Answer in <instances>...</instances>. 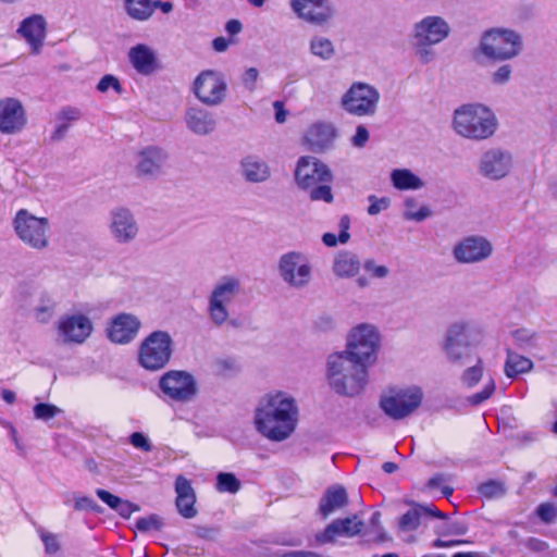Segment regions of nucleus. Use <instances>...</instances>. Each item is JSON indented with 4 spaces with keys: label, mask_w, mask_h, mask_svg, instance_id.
I'll return each instance as SVG.
<instances>
[{
    "label": "nucleus",
    "mask_w": 557,
    "mask_h": 557,
    "mask_svg": "<svg viewBox=\"0 0 557 557\" xmlns=\"http://www.w3.org/2000/svg\"><path fill=\"white\" fill-rule=\"evenodd\" d=\"M298 407L295 399L284 392L264 395L255 411L257 431L273 442L288 438L296 430Z\"/></svg>",
    "instance_id": "1"
},
{
    "label": "nucleus",
    "mask_w": 557,
    "mask_h": 557,
    "mask_svg": "<svg viewBox=\"0 0 557 557\" xmlns=\"http://www.w3.org/2000/svg\"><path fill=\"white\" fill-rule=\"evenodd\" d=\"M368 367L349 358L345 352L332 354L327 358V379L335 393L356 396L368 382Z\"/></svg>",
    "instance_id": "2"
},
{
    "label": "nucleus",
    "mask_w": 557,
    "mask_h": 557,
    "mask_svg": "<svg viewBox=\"0 0 557 557\" xmlns=\"http://www.w3.org/2000/svg\"><path fill=\"white\" fill-rule=\"evenodd\" d=\"M294 176L300 189L310 191L311 200L324 201L326 203L333 201L330 186L333 181V174L330 168L318 158L312 156L300 157L297 161Z\"/></svg>",
    "instance_id": "3"
},
{
    "label": "nucleus",
    "mask_w": 557,
    "mask_h": 557,
    "mask_svg": "<svg viewBox=\"0 0 557 557\" xmlns=\"http://www.w3.org/2000/svg\"><path fill=\"white\" fill-rule=\"evenodd\" d=\"M497 127L493 111L480 103H468L454 112L453 128L461 137L483 140L491 137Z\"/></svg>",
    "instance_id": "4"
},
{
    "label": "nucleus",
    "mask_w": 557,
    "mask_h": 557,
    "mask_svg": "<svg viewBox=\"0 0 557 557\" xmlns=\"http://www.w3.org/2000/svg\"><path fill=\"white\" fill-rule=\"evenodd\" d=\"M239 293L240 281L235 276H223L214 284L207 298V315L215 327L235 325L231 320V308Z\"/></svg>",
    "instance_id": "5"
},
{
    "label": "nucleus",
    "mask_w": 557,
    "mask_h": 557,
    "mask_svg": "<svg viewBox=\"0 0 557 557\" xmlns=\"http://www.w3.org/2000/svg\"><path fill=\"white\" fill-rule=\"evenodd\" d=\"M521 48V37L515 30L491 28L481 36L476 51L488 60L506 61L517 57Z\"/></svg>",
    "instance_id": "6"
},
{
    "label": "nucleus",
    "mask_w": 557,
    "mask_h": 557,
    "mask_svg": "<svg viewBox=\"0 0 557 557\" xmlns=\"http://www.w3.org/2000/svg\"><path fill=\"white\" fill-rule=\"evenodd\" d=\"M12 225L16 236L28 247L42 250L49 245L50 222L27 209L16 211Z\"/></svg>",
    "instance_id": "7"
},
{
    "label": "nucleus",
    "mask_w": 557,
    "mask_h": 557,
    "mask_svg": "<svg viewBox=\"0 0 557 557\" xmlns=\"http://www.w3.org/2000/svg\"><path fill=\"white\" fill-rule=\"evenodd\" d=\"M379 346L380 333L377 329L372 324L362 323L351 330L344 352L349 358L370 366L376 359Z\"/></svg>",
    "instance_id": "8"
},
{
    "label": "nucleus",
    "mask_w": 557,
    "mask_h": 557,
    "mask_svg": "<svg viewBox=\"0 0 557 557\" xmlns=\"http://www.w3.org/2000/svg\"><path fill=\"white\" fill-rule=\"evenodd\" d=\"M422 399L423 393L418 386L391 388L381 396L380 407L387 417L401 420L413 413Z\"/></svg>",
    "instance_id": "9"
},
{
    "label": "nucleus",
    "mask_w": 557,
    "mask_h": 557,
    "mask_svg": "<svg viewBox=\"0 0 557 557\" xmlns=\"http://www.w3.org/2000/svg\"><path fill=\"white\" fill-rule=\"evenodd\" d=\"M380 92L366 83H354L342 96L341 106L350 115L372 116L377 110Z\"/></svg>",
    "instance_id": "10"
},
{
    "label": "nucleus",
    "mask_w": 557,
    "mask_h": 557,
    "mask_svg": "<svg viewBox=\"0 0 557 557\" xmlns=\"http://www.w3.org/2000/svg\"><path fill=\"white\" fill-rule=\"evenodd\" d=\"M172 355V338L169 333L154 331L145 338L139 347V363L147 370L162 369Z\"/></svg>",
    "instance_id": "11"
},
{
    "label": "nucleus",
    "mask_w": 557,
    "mask_h": 557,
    "mask_svg": "<svg viewBox=\"0 0 557 557\" xmlns=\"http://www.w3.org/2000/svg\"><path fill=\"white\" fill-rule=\"evenodd\" d=\"M277 269L281 278L293 288L306 287L312 277L309 259L300 251H288L282 255Z\"/></svg>",
    "instance_id": "12"
},
{
    "label": "nucleus",
    "mask_w": 557,
    "mask_h": 557,
    "mask_svg": "<svg viewBox=\"0 0 557 557\" xmlns=\"http://www.w3.org/2000/svg\"><path fill=\"white\" fill-rule=\"evenodd\" d=\"M513 154L502 147L485 150L478 161V173L488 181H500L513 169Z\"/></svg>",
    "instance_id": "13"
},
{
    "label": "nucleus",
    "mask_w": 557,
    "mask_h": 557,
    "mask_svg": "<svg viewBox=\"0 0 557 557\" xmlns=\"http://www.w3.org/2000/svg\"><path fill=\"white\" fill-rule=\"evenodd\" d=\"M57 330L63 344L81 345L92 334L94 323L88 313L74 311L59 319Z\"/></svg>",
    "instance_id": "14"
},
{
    "label": "nucleus",
    "mask_w": 557,
    "mask_h": 557,
    "mask_svg": "<svg viewBox=\"0 0 557 557\" xmlns=\"http://www.w3.org/2000/svg\"><path fill=\"white\" fill-rule=\"evenodd\" d=\"M295 15L313 26L322 27L335 15V8L330 0H289Z\"/></svg>",
    "instance_id": "15"
},
{
    "label": "nucleus",
    "mask_w": 557,
    "mask_h": 557,
    "mask_svg": "<svg viewBox=\"0 0 557 557\" xmlns=\"http://www.w3.org/2000/svg\"><path fill=\"white\" fill-rule=\"evenodd\" d=\"M226 83L223 76L212 70L201 72L194 82L195 96L207 106H218L226 96Z\"/></svg>",
    "instance_id": "16"
},
{
    "label": "nucleus",
    "mask_w": 557,
    "mask_h": 557,
    "mask_svg": "<svg viewBox=\"0 0 557 557\" xmlns=\"http://www.w3.org/2000/svg\"><path fill=\"white\" fill-rule=\"evenodd\" d=\"M450 32V25L443 16L425 15L413 24L411 38L436 46L446 40Z\"/></svg>",
    "instance_id": "17"
},
{
    "label": "nucleus",
    "mask_w": 557,
    "mask_h": 557,
    "mask_svg": "<svg viewBox=\"0 0 557 557\" xmlns=\"http://www.w3.org/2000/svg\"><path fill=\"white\" fill-rule=\"evenodd\" d=\"M161 391L176 401H188L196 394L193 375L184 371H170L159 382Z\"/></svg>",
    "instance_id": "18"
},
{
    "label": "nucleus",
    "mask_w": 557,
    "mask_h": 557,
    "mask_svg": "<svg viewBox=\"0 0 557 557\" xmlns=\"http://www.w3.org/2000/svg\"><path fill=\"white\" fill-rule=\"evenodd\" d=\"M493 251L490 240L483 236H468L455 245L454 258L460 263H475L487 259Z\"/></svg>",
    "instance_id": "19"
},
{
    "label": "nucleus",
    "mask_w": 557,
    "mask_h": 557,
    "mask_svg": "<svg viewBox=\"0 0 557 557\" xmlns=\"http://www.w3.org/2000/svg\"><path fill=\"white\" fill-rule=\"evenodd\" d=\"M27 117L22 102L12 97L0 99V133L13 135L26 125Z\"/></svg>",
    "instance_id": "20"
},
{
    "label": "nucleus",
    "mask_w": 557,
    "mask_h": 557,
    "mask_svg": "<svg viewBox=\"0 0 557 557\" xmlns=\"http://www.w3.org/2000/svg\"><path fill=\"white\" fill-rule=\"evenodd\" d=\"M109 230L112 238L119 244L131 243L138 234V225L133 213L122 207L110 212Z\"/></svg>",
    "instance_id": "21"
},
{
    "label": "nucleus",
    "mask_w": 557,
    "mask_h": 557,
    "mask_svg": "<svg viewBox=\"0 0 557 557\" xmlns=\"http://www.w3.org/2000/svg\"><path fill=\"white\" fill-rule=\"evenodd\" d=\"M364 523L357 516L332 521L323 532L317 535L321 544L332 543L338 536L354 537L361 532Z\"/></svg>",
    "instance_id": "22"
},
{
    "label": "nucleus",
    "mask_w": 557,
    "mask_h": 557,
    "mask_svg": "<svg viewBox=\"0 0 557 557\" xmlns=\"http://www.w3.org/2000/svg\"><path fill=\"white\" fill-rule=\"evenodd\" d=\"M140 327V321L131 313H120L113 318L109 329L108 337L116 344L132 342Z\"/></svg>",
    "instance_id": "23"
},
{
    "label": "nucleus",
    "mask_w": 557,
    "mask_h": 557,
    "mask_svg": "<svg viewBox=\"0 0 557 557\" xmlns=\"http://www.w3.org/2000/svg\"><path fill=\"white\" fill-rule=\"evenodd\" d=\"M47 22L41 14H33L24 18L17 33L32 47L33 52L38 53L46 38Z\"/></svg>",
    "instance_id": "24"
},
{
    "label": "nucleus",
    "mask_w": 557,
    "mask_h": 557,
    "mask_svg": "<svg viewBox=\"0 0 557 557\" xmlns=\"http://www.w3.org/2000/svg\"><path fill=\"white\" fill-rule=\"evenodd\" d=\"M166 160L168 153L164 149L156 146L146 147L137 156V173L140 176H154L161 172Z\"/></svg>",
    "instance_id": "25"
},
{
    "label": "nucleus",
    "mask_w": 557,
    "mask_h": 557,
    "mask_svg": "<svg viewBox=\"0 0 557 557\" xmlns=\"http://www.w3.org/2000/svg\"><path fill=\"white\" fill-rule=\"evenodd\" d=\"M242 177L248 183H263L271 176V169L268 162L258 154H247L239 161Z\"/></svg>",
    "instance_id": "26"
},
{
    "label": "nucleus",
    "mask_w": 557,
    "mask_h": 557,
    "mask_svg": "<svg viewBox=\"0 0 557 557\" xmlns=\"http://www.w3.org/2000/svg\"><path fill=\"white\" fill-rule=\"evenodd\" d=\"M184 121L186 127L198 136H206L211 134L216 126L213 114L200 107L187 108L185 111Z\"/></svg>",
    "instance_id": "27"
},
{
    "label": "nucleus",
    "mask_w": 557,
    "mask_h": 557,
    "mask_svg": "<svg viewBox=\"0 0 557 557\" xmlns=\"http://www.w3.org/2000/svg\"><path fill=\"white\" fill-rule=\"evenodd\" d=\"M176 508L181 516L191 519L197 516L196 495L189 480L178 475L175 481Z\"/></svg>",
    "instance_id": "28"
},
{
    "label": "nucleus",
    "mask_w": 557,
    "mask_h": 557,
    "mask_svg": "<svg viewBox=\"0 0 557 557\" xmlns=\"http://www.w3.org/2000/svg\"><path fill=\"white\" fill-rule=\"evenodd\" d=\"M156 9H160L163 13L168 14L173 10V4L170 1L159 0H125L127 14L137 21H147Z\"/></svg>",
    "instance_id": "29"
},
{
    "label": "nucleus",
    "mask_w": 557,
    "mask_h": 557,
    "mask_svg": "<svg viewBox=\"0 0 557 557\" xmlns=\"http://www.w3.org/2000/svg\"><path fill=\"white\" fill-rule=\"evenodd\" d=\"M428 516L446 519V516L433 506L413 504L412 507L399 518L398 530L400 532L416 531L421 524V519Z\"/></svg>",
    "instance_id": "30"
},
{
    "label": "nucleus",
    "mask_w": 557,
    "mask_h": 557,
    "mask_svg": "<svg viewBox=\"0 0 557 557\" xmlns=\"http://www.w3.org/2000/svg\"><path fill=\"white\" fill-rule=\"evenodd\" d=\"M336 136L337 132L333 124L319 122L308 128L305 139L311 149L320 151L330 148Z\"/></svg>",
    "instance_id": "31"
},
{
    "label": "nucleus",
    "mask_w": 557,
    "mask_h": 557,
    "mask_svg": "<svg viewBox=\"0 0 557 557\" xmlns=\"http://www.w3.org/2000/svg\"><path fill=\"white\" fill-rule=\"evenodd\" d=\"M128 59L137 73L150 75L157 70L156 52L145 44H138L128 51Z\"/></svg>",
    "instance_id": "32"
},
{
    "label": "nucleus",
    "mask_w": 557,
    "mask_h": 557,
    "mask_svg": "<svg viewBox=\"0 0 557 557\" xmlns=\"http://www.w3.org/2000/svg\"><path fill=\"white\" fill-rule=\"evenodd\" d=\"M348 504V495L344 486L334 484L327 487L319 503V512L326 519L333 512L344 508Z\"/></svg>",
    "instance_id": "33"
},
{
    "label": "nucleus",
    "mask_w": 557,
    "mask_h": 557,
    "mask_svg": "<svg viewBox=\"0 0 557 557\" xmlns=\"http://www.w3.org/2000/svg\"><path fill=\"white\" fill-rule=\"evenodd\" d=\"M361 263L357 255L343 250L339 251L333 261V273L341 278H350L359 273Z\"/></svg>",
    "instance_id": "34"
},
{
    "label": "nucleus",
    "mask_w": 557,
    "mask_h": 557,
    "mask_svg": "<svg viewBox=\"0 0 557 557\" xmlns=\"http://www.w3.org/2000/svg\"><path fill=\"white\" fill-rule=\"evenodd\" d=\"M392 186L400 191L420 190L425 186L424 181L409 169H394L389 174Z\"/></svg>",
    "instance_id": "35"
},
{
    "label": "nucleus",
    "mask_w": 557,
    "mask_h": 557,
    "mask_svg": "<svg viewBox=\"0 0 557 557\" xmlns=\"http://www.w3.org/2000/svg\"><path fill=\"white\" fill-rule=\"evenodd\" d=\"M507 359L505 362L504 371L507 377L513 379L519 374L528 373L533 368V362L515 351L510 348L506 349Z\"/></svg>",
    "instance_id": "36"
},
{
    "label": "nucleus",
    "mask_w": 557,
    "mask_h": 557,
    "mask_svg": "<svg viewBox=\"0 0 557 557\" xmlns=\"http://www.w3.org/2000/svg\"><path fill=\"white\" fill-rule=\"evenodd\" d=\"M309 51L321 61H330L335 55L333 41L322 35H314L310 38Z\"/></svg>",
    "instance_id": "37"
},
{
    "label": "nucleus",
    "mask_w": 557,
    "mask_h": 557,
    "mask_svg": "<svg viewBox=\"0 0 557 557\" xmlns=\"http://www.w3.org/2000/svg\"><path fill=\"white\" fill-rule=\"evenodd\" d=\"M55 309L57 300L54 297L48 293H42L38 305L34 309L35 317L39 322L46 323L52 318Z\"/></svg>",
    "instance_id": "38"
},
{
    "label": "nucleus",
    "mask_w": 557,
    "mask_h": 557,
    "mask_svg": "<svg viewBox=\"0 0 557 557\" xmlns=\"http://www.w3.org/2000/svg\"><path fill=\"white\" fill-rule=\"evenodd\" d=\"M453 345H470L468 336V324L463 322H456L448 327L444 346Z\"/></svg>",
    "instance_id": "39"
},
{
    "label": "nucleus",
    "mask_w": 557,
    "mask_h": 557,
    "mask_svg": "<svg viewBox=\"0 0 557 557\" xmlns=\"http://www.w3.org/2000/svg\"><path fill=\"white\" fill-rule=\"evenodd\" d=\"M404 218L408 221L421 222L431 216L432 212L428 206L418 207L414 198L408 197L404 201Z\"/></svg>",
    "instance_id": "40"
},
{
    "label": "nucleus",
    "mask_w": 557,
    "mask_h": 557,
    "mask_svg": "<svg viewBox=\"0 0 557 557\" xmlns=\"http://www.w3.org/2000/svg\"><path fill=\"white\" fill-rule=\"evenodd\" d=\"M513 344L522 350H532L537 346V335L529 329H518L511 332Z\"/></svg>",
    "instance_id": "41"
},
{
    "label": "nucleus",
    "mask_w": 557,
    "mask_h": 557,
    "mask_svg": "<svg viewBox=\"0 0 557 557\" xmlns=\"http://www.w3.org/2000/svg\"><path fill=\"white\" fill-rule=\"evenodd\" d=\"M469 346L470 345L444 346V351L451 363L465 366L470 361Z\"/></svg>",
    "instance_id": "42"
},
{
    "label": "nucleus",
    "mask_w": 557,
    "mask_h": 557,
    "mask_svg": "<svg viewBox=\"0 0 557 557\" xmlns=\"http://www.w3.org/2000/svg\"><path fill=\"white\" fill-rule=\"evenodd\" d=\"M483 376V361L481 358L476 359L475 364L468 367L461 374V383L468 388L474 387Z\"/></svg>",
    "instance_id": "43"
},
{
    "label": "nucleus",
    "mask_w": 557,
    "mask_h": 557,
    "mask_svg": "<svg viewBox=\"0 0 557 557\" xmlns=\"http://www.w3.org/2000/svg\"><path fill=\"white\" fill-rule=\"evenodd\" d=\"M349 224H350L349 218L346 215L343 216L339 221V227H341L339 235L336 236L333 233L323 234V236H322L323 244L327 247H334V246H336L337 243H341V244L347 243L349 239V233H348Z\"/></svg>",
    "instance_id": "44"
},
{
    "label": "nucleus",
    "mask_w": 557,
    "mask_h": 557,
    "mask_svg": "<svg viewBox=\"0 0 557 557\" xmlns=\"http://www.w3.org/2000/svg\"><path fill=\"white\" fill-rule=\"evenodd\" d=\"M216 488L221 493H237L240 488L239 480L233 474L221 472L216 476Z\"/></svg>",
    "instance_id": "45"
},
{
    "label": "nucleus",
    "mask_w": 557,
    "mask_h": 557,
    "mask_svg": "<svg viewBox=\"0 0 557 557\" xmlns=\"http://www.w3.org/2000/svg\"><path fill=\"white\" fill-rule=\"evenodd\" d=\"M33 411L35 419L48 422L61 413L62 410L55 405L39 403L34 406Z\"/></svg>",
    "instance_id": "46"
},
{
    "label": "nucleus",
    "mask_w": 557,
    "mask_h": 557,
    "mask_svg": "<svg viewBox=\"0 0 557 557\" xmlns=\"http://www.w3.org/2000/svg\"><path fill=\"white\" fill-rule=\"evenodd\" d=\"M468 532V527L462 521H446L436 528V533L442 536L447 535H465Z\"/></svg>",
    "instance_id": "47"
},
{
    "label": "nucleus",
    "mask_w": 557,
    "mask_h": 557,
    "mask_svg": "<svg viewBox=\"0 0 557 557\" xmlns=\"http://www.w3.org/2000/svg\"><path fill=\"white\" fill-rule=\"evenodd\" d=\"M479 493L485 498H499L505 495L506 488L502 482L490 480L479 486Z\"/></svg>",
    "instance_id": "48"
},
{
    "label": "nucleus",
    "mask_w": 557,
    "mask_h": 557,
    "mask_svg": "<svg viewBox=\"0 0 557 557\" xmlns=\"http://www.w3.org/2000/svg\"><path fill=\"white\" fill-rule=\"evenodd\" d=\"M496 384L494 379L490 377L484 384L482 391L472 394L468 397V403L472 406H479L485 400H487L495 392Z\"/></svg>",
    "instance_id": "49"
},
{
    "label": "nucleus",
    "mask_w": 557,
    "mask_h": 557,
    "mask_svg": "<svg viewBox=\"0 0 557 557\" xmlns=\"http://www.w3.org/2000/svg\"><path fill=\"white\" fill-rule=\"evenodd\" d=\"M414 54L422 64H428L435 59V52L432 50L434 45L425 44L420 40H412Z\"/></svg>",
    "instance_id": "50"
},
{
    "label": "nucleus",
    "mask_w": 557,
    "mask_h": 557,
    "mask_svg": "<svg viewBox=\"0 0 557 557\" xmlns=\"http://www.w3.org/2000/svg\"><path fill=\"white\" fill-rule=\"evenodd\" d=\"M37 533L44 543L45 552L49 555H53L59 552L60 544L57 534L46 531L42 527L37 528Z\"/></svg>",
    "instance_id": "51"
},
{
    "label": "nucleus",
    "mask_w": 557,
    "mask_h": 557,
    "mask_svg": "<svg viewBox=\"0 0 557 557\" xmlns=\"http://www.w3.org/2000/svg\"><path fill=\"white\" fill-rule=\"evenodd\" d=\"M74 509L76 511L100 512V506L90 497L73 493Z\"/></svg>",
    "instance_id": "52"
},
{
    "label": "nucleus",
    "mask_w": 557,
    "mask_h": 557,
    "mask_svg": "<svg viewBox=\"0 0 557 557\" xmlns=\"http://www.w3.org/2000/svg\"><path fill=\"white\" fill-rule=\"evenodd\" d=\"M512 74V67L510 64H503L497 70H495L491 75V81L494 85H505L507 84Z\"/></svg>",
    "instance_id": "53"
},
{
    "label": "nucleus",
    "mask_w": 557,
    "mask_h": 557,
    "mask_svg": "<svg viewBox=\"0 0 557 557\" xmlns=\"http://www.w3.org/2000/svg\"><path fill=\"white\" fill-rule=\"evenodd\" d=\"M109 89H113L116 94L122 92L119 79L111 74L104 75L97 85V90L100 92H107Z\"/></svg>",
    "instance_id": "54"
},
{
    "label": "nucleus",
    "mask_w": 557,
    "mask_h": 557,
    "mask_svg": "<svg viewBox=\"0 0 557 557\" xmlns=\"http://www.w3.org/2000/svg\"><path fill=\"white\" fill-rule=\"evenodd\" d=\"M161 521L158 516L151 515L149 517L139 518L136 521V529L140 532H148L151 530H159Z\"/></svg>",
    "instance_id": "55"
},
{
    "label": "nucleus",
    "mask_w": 557,
    "mask_h": 557,
    "mask_svg": "<svg viewBox=\"0 0 557 557\" xmlns=\"http://www.w3.org/2000/svg\"><path fill=\"white\" fill-rule=\"evenodd\" d=\"M129 443L137 449L149 453L152 450V444L149 438L141 432H134L129 436Z\"/></svg>",
    "instance_id": "56"
},
{
    "label": "nucleus",
    "mask_w": 557,
    "mask_h": 557,
    "mask_svg": "<svg viewBox=\"0 0 557 557\" xmlns=\"http://www.w3.org/2000/svg\"><path fill=\"white\" fill-rule=\"evenodd\" d=\"M370 206L368 207V213L370 215H376L381 211L386 210L389 206V199L386 197L376 198L374 195L368 197Z\"/></svg>",
    "instance_id": "57"
},
{
    "label": "nucleus",
    "mask_w": 557,
    "mask_h": 557,
    "mask_svg": "<svg viewBox=\"0 0 557 557\" xmlns=\"http://www.w3.org/2000/svg\"><path fill=\"white\" fill-rule=\"evenodd\" d=\"M536 513L546 523H550L557 518L556 507L550 503L541 504L536 509Z\"/></svg>",
    "instance_id": "58"
},
{
    "label": "nucleus",
    "mask_w": 557,
    "mask_h": 557,
    "mask_svg": "<svg viewBox=\"0 0 557 557\" xmlns=\"http://www.w3.org/2000/svg\"><path fill=\"white\" fill-rule=\"evenodd\" d=\"M363 269L373 277L384 278L388 275L389 270L385 265L376 264L374 260L369 259L363 263Z\"/></svg>",
    "instance_id": "59"
},
{
    "label": "nucleus",
    "mask_w": 557,
    "mask_h": 557,
    "mask_svg": "<svg viewBox=\"0 0 557 557\" xmlns=\"http://www.w3.org/2000/svg\"><path fill=\"white\" fill-rule=\"evenodd\" d=\"M2 424H3V426H5L8 429L9 436H10L11 441L13 442L17 454L23 457L26 456V447L23 444V442L20 440L17 430L15 429V426L8 421H4Z\"/></svg>",
    "instance_id": "60"
},
{
    "label": "nucleus",
    "mask_w": 557,
    "mask_h": 557,
    "mask_svg": "<svg viewBox=\"0 0 557 557\" xmlns=\"http://www.w3.org/2000/svg\"><path fill=\"white\" fill-rule=\"evenodd\" d=\"M81 117V111L74 107H65L61 109L57 114V121L71 123L77 121Z\"/></svg>",
    "instance_id": "61"
},
{
    "label": "nucleus",
    "mask_w": 557,
    "mask_h": 557,
    "mask_svg": "<svg viewBox=\"0 0 557 557\" xmlns=\"http://www.w3.org/2000/svg\"><path fill=\"white\" fill-rule=\"evenodd\" d=\"M369 132L363 125H358L355 135L351 137V145L356 148H362L369 140Z\"/></svg>",
    "instance_id": "62"
},
{
    "label": "nucleus",
    "mask_w": 557,
    "mask_h": 557,
    "mask_svg": "<svg viewBox=\"0 0 557 557\" xmlns=\"http://www.w3.org/2000/svg\"><path fill=\"white\" fill-rule=\"evenodd\" d=\"M259 76V72L256 67H249L245 71L243 75V85L249 91H253L256 88V83Z\"/></svg>",
    "instance_id": "63"
},
{
    "label": "nucleus",
    "mask_w": 557,
    "mask_h": 557,
    "mask_svg": "<svg viewBox=\"0 0 557 557\" xmlns=\"http://www.w3.org/2000/svg\"><path fill=\"white\" fill-rule=\"evenodd\" d=\"M114 510L123 518H129L131 515L138 510V507L132 504L128 500H124L122 498L119 499V503L116 504V507Z\"/></svg>",
    "instance_id": "64"
}]
</instances>
